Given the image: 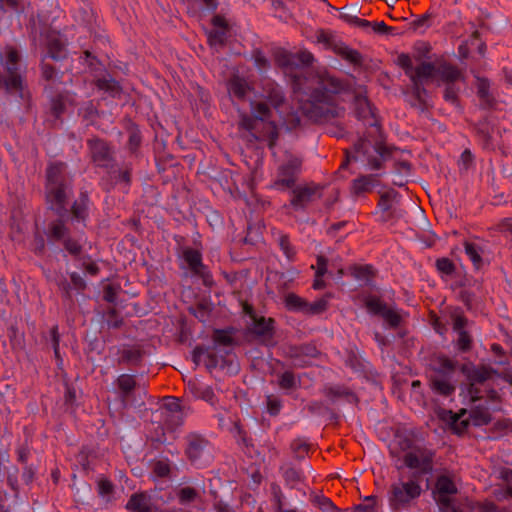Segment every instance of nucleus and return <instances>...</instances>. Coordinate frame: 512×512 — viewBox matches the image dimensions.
Returning a JSON list of instances; mask_svg holds the SVG:
<instances>
[{"mask_svg": "<svg viewBox=\"0 0 512 512\" xmlns=\"http://www.w3.org/2000/svg\"><path fill=\"white\" fill-rule=\"evenodd\" d=\"M114 486L111 481L106 478H101L98 481V493L102 496H107L113 493Z\"/></svg>", "mask_w": 512, "mask_h": 512, "instance_id": "obj_57", "label": "nucleus"}, {"mask_svg": "<svg viewBox=\"0 0 512 512\" xmlns=\"http://www.w3.org/2000/svg\"><path fill=\"white\" fill-rule=\"evenodd\" d=\"M397 64L405 71V74L411 78L414 75V67L411 58L407 54H401L397 58Z\"/></svg>", "mask_w": 512, "mask_h": 512, "instance_id": "obj_47", "label": "nucleus"}, {"mask_svg": "<svg viewBox=\"0 0 512 512\" xmlns=\"http://www.w3.org/2000/svg\"><path fill=\"white\" fill-rule=\"evenodd\" d=\"M327 308V301L325 299H319L313 303L307 302L304 312L308 314H320Z\"/></svg>", "mask_w": 512, "mask_h": 512, "instance_id": "obj_50", "label": "nucleus"}, {"mask_svg": "<svg viewBox=\"0 0 512 512\" xmlns=\"http://www.w3.org/2000/svg\"><path fill=\"white\" fill-rule=\"evenodd\" d=\"M393 197V192H387L381 195L378 206L383 212H387L392 209Z\"/></svg>", "mask_w": 512, "mask_h": 512, "instance_id": "obj_56", "label": "nucleus"}, {"mask_svg": "<svg viewBox=\"0 0 512 512\" xmlns=\"http://www.w3.org/2000/svg\"><path fill=\"white\" fill-rule=\"evenodd\" d=\"M260 100L251 101V115L242 113L240 115L239 126L247 131H257L259 121L267 122V131L264 134L269 141V147H273L277 138L278 130L275 122L272 121V109L281 114L288 129H295L300 125L301 119L297 113H288L283 115V106L285 98L281 87L271 79L262 81V93Z\"/></svg>", "mask_w": 512, "mask_h": 512, "instance_id": "obj_1", "label": "nucleus"}, {"mask_svg": "<svg viewBox=\"0 0 512 512\" xmlns=\"http://www.w3.org/2000/svg\"><path fill=\"white\" fill-rule=\"evenodd\" d=\"M227 89L229 95L238 100H245L247 95L251 92L252 87L246 79L233 75L227 82Z\"/></svg>", "mask_w": 512, "mask_h": 512, "instance_id": "obj_20", "label": "nucleus"}, {"mask_svg": "<svg viewBox=\"0 0 512 512\" xmlns=\"http://www.w3.org/2000/svg\"><path fill=\"white\" fill-rule=\"evenodd\" d=\"M185 416L186 413L184 410H180L177 412L167 413L163 416V419L170 428H176L183 423Z\"/></svg>", "mask_w": 512, "mask_h": 512, "instance_id": "obj_39", "label": "nucleus"}, {"mask_svg": "<svg viewBox=\"0 0 512 512\" xmlns=\"http://www.w3.org/2000/svg\"><path fill=\"white\" fill-rule=\"evenodd\" d=\"M457 333L458 338L456 344L458 349L463 352L470 350L472 344L471 336L465 330H461L460 332Z\"/></svg>", "mask_w": 512, "mask_h": 512, "instance_id": "obj_48", "label": "nucleus"}, {"mask_svg": "<svg viewBox=\"0 0 512 512\" xmlns=\"http://www.w3.org/2000/svg\"><path fill=\"white\" fill-rule=\"evenodd\" d=\"M117 386L121 392L122 400L125 401L136 387V381L133 375L122 374L116 380Z\"/></svg>", "mask_w": 512, "mask_h": 512, "instance_id": "obj_28", "label": "nucleus"}, {"mask_svg": "<svg viewBox=\"0 0 512 512\" xmlns=\"http://www.w3.org/2000/svg\"><path fill=\"white\" fill-rule=\"evenodd\" d=\"M478 96L481 100H483L485 103L490 104L491 97L489 95V83L486 79H478Z\"/></svg>", "mask_w": 512, "mask_h": 512, "instance_id": "obj_52", "label": "nucleus"}, {"mask_svg": "<svg viewBox=\"0 0 512 512\" xmlns=\"http://www.w3.org/2000/svg\"><path fill=\"white\" fill-rule=\"evenodd\" d=\"M382 146L372 145L368 140H360L354 146V151L346 152V160L342 163L341 167H345L351 160H366L370 169L379 170L382 167Z\"/></svg>", "mask_w": 512, "mask_h": 512, "instance_id": "obj_5", "label": "nucleus"}, {"mask_svg": "<svg viewBox=\"0 0 512 512\" xmlns=\"http://www.w3.org/2000/svg\"><path fill=\"white\" fill-rule=\"evenodd\" d=\"M475 512H499L493 503H476Z\"/></svg>", "mask_w": 512, "mask_h": 512, "instance_id": "obj_64", "label": "nucleus"}, {"mask_svg": "<svg viewBox=\"0 0 512 512\" xmlns=\"http://www.w3.org/2000/svg\"><path fill=\"white\" fill-rule=\"evenodd\" d=\"M280 407L281 403L277 398L273 396L267 397V409L271 415H277L280 411Z\"/></svg>", "mask_w": 512, "mask_h": 512, "instance_id": "obj_63", "label": "nucleus"}, {"mask_svg": "<svg viewBox=\"0 0 512 512\" xmlns=\"http://www.w3.org/2000/svg\"><path fill=\"white\" fill-rule=\"evenodd\" d=\"M455 371V362L446 357L437 359V368L435 373H443L450 376Z\"/></svg>", "mask_w": 512, "mask_h": 512, "instance_id": "obj_40", "label": "nucleus"}, {"mask_svg": "<svg viewBox=\"0 0 512 512\" xmlns=\"http://www.w3.org/2000/svg\"><path fill=\"white\" fill-rule=\"evenodd\" d=\"M342 83L335 77L325 73L312 81V92L307 99L301 93V83L295 80L294 93L299 101V109L307 118L318 121H330L341 118L345 109L339 104L338 94L342 91Z\"/></svg>", "mask_w": 512, "mask_h": 512, "instance_id": "obj_2", "label": "nucleus"}, {"mask_svg": "<svg viewBox=\"0 0 512 512\" xmlns=\"http://www.w3.org/2000/svg\"><path fill=\"white\" fill-rule=\"evenodd\" d=\"M284 478L293 487L302 480V475L298 470L289 468L284 472Z\"/></svg>", "mask_w": 512, "mask_h": 512, "instance_id": "obj_54", "label": "nucleus"}, {"mask_svg": "<svg viewBox=\"0 0 512 512\" xmlns=\"http://www.w3.org/2000/svg\"><path fill=\"white\" fill-rule=\"evenodd\" d=\"M434 452L424 446H412L403 455L404 464L415 470L416 476L429 474L433 470Z\"/></svg>", "mask_w": 512, "mask_h": 512, "instance_id": "obj_6", "label": "nucleus"}, {"mask_svg": "<svg viewBox=\"0 0 512 512\" xmlns=\"http://www.w3.org/2000/svg\"><path fill=\"white\" fill-rule=\"evenodd\" d=\"M365 306L370 313L380 315L391 327H398L402 320L396 309L388 307L376 296L366 297Z\"/></svg>", "mask_w": 512, "mask_h": 512, "instance_id": "obj_10", "label": "nucleus"}, {"mask_svg": "<svg viewBox=\"0 0 512 512\" xmlns=\"http://www.w3.org/2000/svg\"><path fill=\"white\" fill-rule=\"evenodd\" d=\"M66 100L62 95L57 96L52 101V110L55 116H59L65 110Z\"/></svg>", "mask_w": 512, "mask_h": 512, "instance_id": "obj_59", "label": "nucleus"}, {"mask_svg": "<svg viewBox=\"0 0 512 512\" xmlns=\"http://www.w3.org/2000/svg\"><path fill=\"white\" fill-rule=\"evenodd\" d=\"M213 29L208 33V42L211 46H222L227 39L228 29L223 17L217 15L212 19Z\"/></svg>", "mask_w": 512, "mask_h": 512, "instance_id": "obj_19", "label": "nucleus"}, {"mask_svg": "<svg viewBox=\"0 0 512 512\" xmlns=\"http://www.w3.org/2000/svg\"><path fill=\"white\" fill-rule=\"evenodd\" d=\"M353 275L359 280L369 281L374 276V269L371 265L356 266Z\"/></svg>", "mask_w": 512, "mask_h": 512, "instance_id": "obj_42", "label": "nucleus"}, {"mask_svg": "<svg viewBox=\"0 0 512 512\" xmlns=\"http://www.w3.org/2000/svg\"><path fill=\"white\" fill-rule=\"evenodd\" d=\"M279 386L281 389L290 390L296 387V379L292 372L286 371L279 378Z\"/></svg>", "mask_w": 512, "mask_h": 512, "instance_id": "obj_46", "label": "nucleus"}, {"mask_svg": "<svg viewBox=\"0 0 512 512\" xmlns=\"http://www.w3.org/2000/svg\"><path fill=\"white\" fill-rule=\"evenodd\" d=\"M336 53L353 64L360 63L361 61V56L356 50L344 45L337 46Z\"/></svg>", "mask_w": 512, "mask_h": 512, "instance_id": "obj_37", "label": "nucleus"}, {"mask_svg": "<svg viewBox=\"0 0 512 512\" xmlns=\"http://www.w3.org/2000/svg\"><path fill=\"white\" fill-rule=\"evenodd\" d=\"M126 509L132 512H150L151 498L144 492L134 493L127 501Z\"/></svg>", "mask_w": 512, "mask_h": 512, "instance_id": "obj_23", "label": "nucleus"}, {"mask_svg": "<svg viewBox=\"0 0 512 512\" xmlns=\"http://www.w3.org/2000/svg\"><path fill=\"white\" fill-rule=\"evenodd\" d=\"M65 41L59 32L49 31L46 34V47L48 56L52 59L58 60L65 57Z\"/></svg>", "mask_w": 512, "mask_h": 512, "instance_id": "obj_18", "label": "nucleus"}, {"mask_svg": "<svg viewBox=\"0 0 512 512\" xmlns=\"http://www.w3.org/2000/svg\"><path fill=\"white\" fill-rule=\"evenodd\" d=\"M252 332L264 343L269 344L274 335V320L272 318L253 316Z\"/></svg>", "mask_w": 512, "mask_h": 512, "instance_id": "obj_17", "label": "nucleus"}, {"mask_svg": "<svg viewBox=\"0 0 512 512\" xmlns=\"http://www.w3.org/2000/svg\"><path fill=\"white\" fill-rule=\"evenodd\" d=\"M436 499L439 509L447 507L452 502V496L457 493L456 483L451 475L443 474L436 481Z\"/></svg>", "mask_w": 512, "mask_h": 512, "instance_id": "obj_13", "label": "nucleus"}, {"mask_svg": "<svg viewBox=\"0 0 512 512\" xmlns=\"http://www.w3.org/2000/svg\"><path fill=\"white\" fill-rule=\"evenodd\" d=\"M140 358L141 353L138 350L128 349L122 352V355L119 358V363L136 364Z\"/></svg>", "mask_w": 512, "mask_h": 512, "instance_id": "obj_49", "label": "nucleus"}, {"mask_svg": "<svg viewBox=\"0 0 512 512\" xmlns=\"http://www.w3.org/2000/svg\"><path fill=\"white\" fill-rule=\"evenodd\" d=\"M88 147L92 161L101 167H107L112 159L111 150L106 142L100 139L88 140Z\"/></svg>", "mask_w": 512, "mask_h": 512, "instance_id": "obj_15", "label": "nucleus"}, {"mask_svg": "<svg viewBox=\"0 0 512 512\" xmlns=\"http://www.w3.org/2000/svg\"><path fill=\"white\" fill-rule=\"evenodd\" d=\"M190 311L201 322H205L210 315L211 305L208 302H199L195 307H191Z\"/></svg>", "mask_w": 512, "mask_h": 512, "instance_id": "obj_36", "label": "nucleus"}, {"mask_svg": "<svg viewBox=\"0 0 512 512\" xmlns=\"http://www.w3.org/2000/svg\"><path fill=\"white\" fill-rule=\"evenodd\" d=\"M187 389L194 397L214 404L215 394L210 386L198 380H190L187 384Z\"/></svg>", "mask_w": 512, "mask_h": 512, "instance_id": "obj_21", "label": "nucleus"}, {"mask_svg": "<svg viewBox=\"0 0 512 512\" xmlns=\"http://www.w3.org/2000/svg\"><path fill=\"white\" fill-rule=\"evenodd\" d=\"M277 240H278L279 247L283 251L285 256L289 260H294L295 255H296V250H295L294 246L291 244L289 237L286 234L278 232Z\"/></svg>", "mask_w": 512, "mask_h": 512, "instance_id": "obj_33", "label": "nucleus"}, {"mask_svg": "<svg viewBox=\"0 0 512 512\" xmlns=\"http://www.w3.org/2000/svg\"><path fill=\"white\" fill-rule=\"evenodd\" d=\"M186 441V455L192 463L202 464L210 459V446L206 439L198 434L191 433L186 437Z\"/></svg>", "mask_w": 512, "mask_h": 512, "instance_id": "obj_9", "label": "nucleus"}, {"mask_svg": "<svg viewBox=\"0 0 512 512\" xmlns=\"http://www.w3.org/2000/svg\"><path fill=\"white\" fill-rule=\"evenodd\" d=\"M72 214L77 220H84L87 215V199L81 198L72 206Z\"/></svg>", "mask_w": 512, "mask_h": 512, "instance_id": "obj_44", "label": "nucleus"}, {"mask_svg": "<svg viewBox=\"0 0 512 512\" xmlns=\"http://www.w3.org/2000/svg\"><path fill=\"white\" fill-rule=\"evenodd\" d=\"M421 493V483L416 474H412L410 477L401 475L390 485L388 502L393 510L408 508L420 497Z\"/></svg>", "mask_w": 512, "mask_h": 512, "instance_id": "obj_4", "label": "nucleus"}, {"mask_svg": "<svg viewBox=\"0 0 512 512\" xmlns=\"http://www.w3.org/2000/svg\"><path fill=\"white\" fill-rule=\"evenodd\" d=\"M153 471L158 477H167L170 473V464L167 461H157L153 466Z\"/></svg>", "mask_w": 512, "mask_h": 512, "instance_id": "obj_55", "label": "nucleus"}, {"mask_svg": "<svg viewBox=\"0 0 512 512\" xmlns=\"http://www.w3.org/2000/svg\"><path fill=\"white\" fill-rule=\"evenodd\" d=\"M285 304L291 310L304 312L307 302L296 294L290 293L285 297Z\"/></svg>", "mask_w": 512, "mask_h": 512, "instance_id": "obj_38", "label": "nucleus"}, {"mask_svg": "<svg viewBox=\"0 0 512 512\" xmlns=\"http://www.w3.org/2000/svg\"><path fill=\"white\" fill-rule=\"evenodd\" d=\"M301 166L302 160L299 157L289 155L287 160L278 167L271 187L281 191L293 188Z\"/></svg>", "mask_w": 512, "mask_h": 512, "instance_id": "obj_7", "label": "nucleus"}, {"mask_svg": "<svg viewBox=\"0 0 512 512\" xmlns=\"http://www.w3.org/2000/svg\"><path fill=\"white\" fill-rule=\"evenodd\" d=\"M183 258L191 272L200 277L205 285L212 283V277L207 267L202 263V255L198 250L185 248Z\"/></svg>", "mask_w": 512, "mask_h": 512, "instance_id": "obj_12", "label": "nucleus"}, {"mask_svg": "<svg viewBox=\"0 0 512 512\" xmlns=\"http://www.w3.org/2000/svg\"><path fill=\"white\" fill-rule=\"evenodd\" d=\"M466 413L467 412L464 409L459 413H453L452 411L448 412L450 423L457 433H462L468 426L469 418H464Z\"/></svg>", "mask_w": 512, "mask_h": 512, "instance_id": "obj_29", "label": "nucleus"}, {"mask_svg": "<svg viewBox=\"0 0 512 512\" xmlns=\"http://www.w3.org/2000/svg\"><path fill=\"white\" fill-rule=\"evenodd\" d=\"M183 410L180 401L178 398L175 397H167L164 399V403L162 405V416L166 415L167 413L171 412H177Z\"/></svg>", "mask_w": 512, "mask_h": 512, "instance_id": "obj_43", "label": "nucleus"}, {"mask_svg": "<svg viewBox=\"0 0 512 512\" xmlns=\"http://www.w3.org/2000/svg\"><path fill=\"white\" fill-rule=\"evenodd\" d=\"M96 87L110 95L111 97H117L120 95L122 89L119 83L110 76H104L102 78H98L95 81Z\"/></svg>", "mask_w": 512, "mask_h": 512, "instance_id": "obj_27", "label": "nucleus"}, {"mask_svg": "<svg viewBox=\"0 0 512 512\" xmlns=\"http://www.w3.org/2000/svg\"><path fill=\"white\" fill-rule=\"evenodd\" d=\"M291 448L297 457L302 458L308 453L309 445L303 439H296L292 442Z\"/></svg>", "mask_w": 512, "mask_h": 512, "instance_id": "obj_53", "label": "nucleus"}, {"mask_svg": "<svg viewBox=\"0 0 512 512\" xmlns=\"http://www.w3.org/2000/svg\"><path fill=\"white\" fill-rule=\"evenodd\" d=\"M462 78L461 71L454 65L446 62L437 64L436 80L452 84Z\"/></svg>", "mask_w": 512, "mask_h": 512, "instance_id": "obj_24", "label": "nucleus"}, {"mask_svg": "<svg viewBox=\"0 0 512 512\" xmlns=\"http://www.w3.org/2000/svg\"><path fill=\"white\" fill-rule=\"evenodd\" d=\"M437 65L430 62H422L416 68H414V75H411V81L413 83L414 92L418 99L421 97V93L424 92L422 84L425 81L436 80Z\"/></svg>", "mask_w": 512, "mask_h": 512, "instance_id": "obj_14", "label": "nucleus"}, {"mask_svg": "<svg viewBox=\"0 0 512 512\" xmlns=\"http://www.w3.org/2000/svg\"><path fill=\"white\" fill-rule=\"evenodd\" d=\"M197 496L198 492L192 487H183L178 492V498L182 504L194 501Z\"/></svg>", "mask_w": 512, "mask_h": 512, "instance_id": "obj_45", "label": "nucleus"}, {"mask_svg": "<svg viewBox=\"0 0 512 512\" xmlns=\"http://www.w3.org/2000/svg\"><path fill=\"white\" fill-rule=\"evenodd\" d=\"M68 230L62 220L58 219L49 224L47 236L54 240L64 239Z\"/></svg>", "mask_w": 512, "mask_h": 512, "instance_id": "obj_30", "label": "nucleus"}, {"mask_svg": "<svg viewBox=\"0 0 512 512\" xmlns=\"http://www.w3.org/2000/svg\"><path fill=\"white\" fill-rule=\"evenodd\" d=\"M318 354L317 349L311 345H302L293 349L291 356L295 358L308 357L314 358Z\"/></svg>", "mask_w": 512, "mask_h": 512, "instance_id": "obj_41", "label": "nucleus"}, {"mask_svg": "<svg viewBox=\"0 0 512 512\" xmlns=\"http://www.w3.org/2000/svg\"><path fill=\"white\" fill-rule=\"evenodd\" d=\"M71 179L65 163H51L46 170V201L58 214L66 211L67 200L71 194Z\"/></svg>", "mask_w": 512, "mask_h": 512, "instance_id": "obj_3", "label": "nucleus"}, {"mask_svg": "<svg viewBox=\"0 0 512 512\" xmlns=\"http://www.w3.org/2000/svg\"><path fill=\"white\" fill-rule=\"evenodd\" d=\"M452 320H453V329L456 332H460L461 330H464L467 319L463 315H461L459 313H455L452 315Z\"/></svg>", "mask_w": 512, "mask_h": 512, "instance_id": "obj_62", "label": "nucleus"}, {"mask_svg": "<svg viewBox=\"0 0 512 512\" xmlns=\"http://www.w3.org/2000/svg\"><path fill=\"white\" fill-rule=\"evenodd\" d=\"M496 373L492 368L488 367H479V368H473L468 373V378L471 382V388H470V394L473 400L479 399L480 396L476 394V391H474V385L477 383H483L486 380H488L492 374Z\"/></svg>", "mask_w": 512, "mask_h": 512, "instance_id": "obj_26", "label": "nucleus"}, {"mask_svg": "<svg viewBox=\"0 0 512 512\" xmlns=\"http://www.w3.org/2000/svg\"><path fill=\"white\" fill-rule=\"evenodd\" d=\"M321 196L320 186L309 183L300 185L292 190V198L290 204L297 210L304 209L307 205Z\"/></svg>", "mask_w": 512, "mask_h": 512, "instance_id": "obj_11", "label": "nucleus"}, {"mask_svg": "<svg viewBox=\"0 0 512 512\" xmlns=\"http://www.w3.org/2000/svg\"><path fill=\"white\" fill-rule=\"evenodd\" d=\"M312 503L323 512H337L334 503L323 495H314L312 497Z\"/></svg>", "mask_w": 512, "mask_h": 512, "instance_id": "obj_35", "label": "nucleus"}, {"mask_svg": "<svg viewBox=\"0 0 512 512\" xmlns=\"http://www.w3.org/2000/svg\"><path fill=\"white\" fill-rule=\"evenodd\" d=\"M353 105L355 115L359 119L369 121L370 125H373L375 123L374 111L370 102L367 99L366 91L364 89H360L355 93Z\"/></svg>", "mask_w": 512, "mask_h": 512, "instance_id": "obj_16", "label": "nucleus"}, {"mask_svg": "<svg viewBox=\"0 0 512 512\" xmlns=\"http://www.w3.org/2000/svg\"><path fill=\"white\" fill-rule=\"evenodd\" d=\"M431 386L436 393L442 396H450L455 391L450 376L443 373H435L431 377Z\"/></svg>", "mask_w": 512, "mask_h": 512, "instance_id": "obj_22", "label": "nucleus"}, {"mask_svg": "<svg viewBox=\"0 0 512 512\" xmlns=\"http://www.w3.org/2000/svg\"><path fill=\"white\" fill-rule=\"evenodd\" d=\"M4 67L7 76L3 77L0 74V86H4L8 91H21L22 90V76L19 72L20 55L13 47L5 49Z\"/></svg>", "mask_w": 512, "mask_h": 512, "instance_id": "obj_8", "label": "nucleus"}, {"mask_svg": "<svg viewBox=\"0 0 512 512\" xmlns=\"http://www.w3.org/2000/svg\"><path fill=\"white\" fill-rule=\"evenodd\" d=\"M476 503L471 500L465 499L458 503H449L447 507L442 508L441 512H475Z\"/></svg>", "mask_w": 512, "mask_h": 512, "instance_id": "obj_31", "label": "nucleus"}, {"mask_svg": "<svg viewBox=\"0 0 512 512\" xmlns=\"http://www.w3.org/2000/svg\"><path fill=\"white\" fill-rule=\"evenodd\" d=\"M327 264V259L324 256L319 255L317 257L315 276H324L327 273ZM311 268L314 269L315 266L312 265Z\"/></svg>", "mask_w": 512, "mask_h": 512, "instance_id": "obj_61", "label": "nucleus"}, {"mask_svg": "<svg viewBox=\"0 0 512 512\" xmlns=\"http://www.w3.org/2000/svg\"><path fill=\"white\" fill-rule=\"evenodd\" d=\"M470 418L474 425H485L491 420L490 413L487 408L477 407L470 412Z\"/></svg>", "mask_w": 512, "mask_h": 512, "instance_id": "obj_34", "label": "nucleus"}, {"mask_svg": "<svg viewBox=\"0 0 512 512\" xmlns=\"http://www.w3.org/2000/svg\"><path fill=\"white\" fill-rule=\"evenodd\" d=\"M378 184L377 175H363L353 180L351 191L354 195L371 192Z\"/></svg>", "mask_w": 512, "mask_h": 512, "instance_id": "obj_25", "label": "nucleus"}, {"mask_svg": "<svg viewBox=\"0 0 512 512\" xmlns=\"http://www.w3.org/2000/svg\"><path fill=\"white\" fill-rule=\"evenodd\" d=\"M436 266L439 271L448 275L453 273L455 269L454 264L447 258L438 259L436 262Z\"/></svg>", "mask_w": 512, "mask_h": 512, "instance_id": "obj_58", "label": "nucleus"}, {"mask_svg": "<svg viewBox=\"0 0 512 512\" xmlns=\"http://www.w3.org/2000/svg\"><path fill=\"white\" fill-rule=\"evenodd\" d=\"M464 248L467 256L472 261L473 265L478 269L482 265L481 248L472 242H465Z\"/></svg>", "mask_w": 512, "mask_h": 512, "instance_id": "obj_32", "label": "nucleus"}, {"mask_svg": "<svg viewBox=\"0 0 512 512\" xmlns=\"http://www.w3.org/2000/svg\"><path fill=\"white\" fill-rule=\"evenodd\" d=\"M214 342L223 346H231L233 344L232 336L224 330H216L213 335Z\"/></svg>", "mask_w": 512, "mask_h": 512, "instance_id": "obj_51", "label": "nucleus"}, {"mask_svg": "<svg viewBox=\"0 0 512 512\" xmlns=\"http://www.w3.org/2000/svg\"><path fill=\"white\" fill-rule=\"evenodd\" d=\"M207 354V356L210 358L211 363L215 364L216 360L215 357L208 352V350L202 346H197L193 350V359L195 363H198L203 355Z\"/></svg>", "mask_w": 512, "mask_h": 512, "instance_id": "obj_60", "label": "nucleus"}]
</instances>
